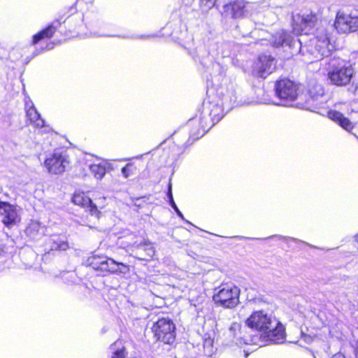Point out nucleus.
Returning <instances> with one entry per match:
<instances>
[{
	"label": "nucleus",
	"mask_w": 358,
	"mask_h": 358,
	"mask_svg": "<svg viewBox=\"0 0 358 358\" xmlns=\"http://www.w3.org/2000/svg\"><path fill=\"white\" fill-rule=\"evenodd\" d=\"M271 41L274 47L285 44L290 48H299V52L303 57L304 62L307 63H313L328 57L334 48L330 43L328 33L323 28L318 29L315 35L308 41L305 37L294 40L293 37L284 30L273 35Z\"/></svg>",
	"instance_id": "f257e3e1"
},
{
	"label": "nucleus",
	"mask_w": 358,
	"mask_h": 358,
	"mask_svg": "<svg viewBox=\"0 0 358 358\" xmlns=\"http://www.w3.org/2000/svg\"><path fill=\"white\" fill-rule=\"evenodd\" d=\"M245 324L262 332L268 340L278 343L285 337V327L271 312L255 310L245 320Z\"/></svg>",
	"instance_id": "f03ea898"
},
{
	"label": "nucleus",
	"mask_w": 358,
	"mask_h": 358,
	"mask_svg": "<svg viewBox=\"0 0 358 358\" xmlns=\"http://www.w3.org/2000/svg\"><path fill=\"white\" fill-rule=\"evenodd\" d=\"M328 78L333 85L345 86L350 83L354 74L352 66L340 58H331L328 63Z\"/></svg>",
	"instance_id": "7ed1b4c3"
},
{
	"label": "nucleus",
	"mask_w": 358,
	"mask_h": 358,
	"mask_svg": "<svg viewBox=\"0 0 358 358\" xmlns=\"http://www.w3.org/2000/svg\"><path fill=\"white\" fill-rule=\"evenodd\" d=\"M215 303L225 308H233L239 303L240 289L232 285H222L215 289Z\"/></svg>",
	"instance_id": "20e7f679"
},
{
	"label": "nucleus",
	"mask_w": 358,
	"mask_h": 358,
	"mask_svg": "<svg viewBox=\"0 0 358 358\" xmlns=\"http://www.w3.org/2000/svg\"><path fill=\"white\" fill-rule=\"evenodd\" d=\"M87 262L93 269L103 273H126L129 270L128 266L124 264L106 257L92 256L88 259Z\"/></svg>",
	"instance_id": "39448f33"
},
{
	"label": "nucleus",
	"mask_w": 358,
	"mask_h": 358,
	"mask_svg": "<svg viewBox=\"0 0 358 358\" xmlns=\"http://www.w3.org/2000/svg\"><path fill=\"white\" fill-rule=\"evenodd\" d=\"M217 94L221 100V106L217 103L210 112V116L213 122H218L222 117V108H231L236 101V95L233 86L230 87H220Z\"/></svg>",
	"instance_id": "423d86ee"
},
{
	"label": "nucleus",
	"mask_w": 358,
	"mask_h": 358,
	"mask_svg": "<svg viewBox=\"0 0 358 358\" xmlns=\"http://www.w3.org/2000/svg\"><path fill=\"white\" fill-rule=\"evenodd\" d=\"M155 336L158 341L167 344L174 342L176 338V325L168 317L159 319L152 328Z\"/></svg>",
	"instance_id": "0eeeda50"
},
{
	"label": "nucleus",
	"mask_w": 358,
	"mask_h": 358,
	"mask_svg": "<svg viewBox=\"0 0 358 358\" xmlns=\"http://www.w3.org/2000/svg\"><path fill=\"white\" fill-rule=\"evenodd\" d=\"M298 90L297 85L289 79L278 81L275 85V93L281 101L278 104L288 106L290 102L295 101L299 97Z\"/></svg>",
	"instance_id": "6e6552de"
},
{
	"label": "nucleus",
	"mask_w": 358,
	"mask_h": 358,
	"mask_svg": "<svg viewBox=\"0 0 358 358\" xmlns=\"http://www.w3.org/2000/svg\"><path fill=\"white\" fill-rule=\"evenodd\" d=\"M293 30L297 34H301L300 38H303L305 37V39L308 41L311 37H313L316 33H315L312 36H308V32L309 30L313 27L315 23L317 21V17L315 15L312 13H307L303 15H296L293 16ZM322 28V27H321ZM320 29L318 27L315 32H317V29ZM324 29V27H323ZM325 30H327L324 28ZM327 32V31H326Z\"/></svg>",
	"instance_id": "1a4fd4ad"
},
{
	"label": "nucleus",
	"mask_w": 358,
	"mask_h": 358,
	"mask_svg": "<svg viewBox=\"0 0 358 358\" xmlns=\"http://www.w3.org/2000/svg\"><path fill=\"white\" fill-rule=\"evenodd\" d=\"M68 163L69 162L64 152L59 150H55L46 158L44 165L48 173L60 174L65 171Z\"/></svg>",
	"instance_id": "9d476101"
},
{
	"label": "nucleus",
	"mask_w": 358,
	"mask_h": 358,
	"mask_svg": "<svg viewBox=\"0 0 358 358\" xmlns=\"http://www.w3.org/2000/svg\"><path fill=\"white\" fill-rule=\"evenodd\" d=\"M334 27L338 32L348 34L358 30V16L351 13L338 12Z\"/></svg>",
	"instance_id": "9b49d317"
},
{
	"label": "nucleus",
	"mask_w": 358,
	"mask_h": 358,
	"mask_svg": "<svg viewBox=\"0 0 358 358\" xmlns=\"http://www.w3.org/2000/svg\"><path fill=\"white\" fill-rule=\"evenodd\" d=\"M0 215L3 223L10 227L20 220L16 208L7 202H0Z\"/></svg>",
	"instance_id": "f8f14e48"
},
{
	"label": "nucleus",
	"mask_w": 358,
	"mask_h": 358,
	"mask_svg": "<svg viewBox=\"0 0 358 358\" xmlns=\"http://www.w3.org/2000/svg\"><path fill=\"white\" fill-rule=\"evenodd\" d=\"M131 252L137 259L143 261L151 259L155 254L152 244L148 241L137 245L134 244Z\"/></svg>",
	"instance_id": "ddd939ff"
},
{
	"label": "nucleus",
	"mask_w": 358,
	"mask_h": 358,
	"mask_svg": "<svg viewBox=\"0 0 358 358\" xmlns=\"http://www.w3.org/2000/svg\"><path fill=\"white\" fill-rule=\"evenodd\" d=\"M258 74L260 77H266L275 69V61L271 55H261L257 64Z\"/></svg>",
	"instance_id": "4468645a"
},
{
	"label": "nucleus",
	"mask_w": 358,
	"mask_h": 358,
	"mask_svg": "<svg viewBox=\"0 0 358 358\" xmlns=\"http://www.w3.org/2000/svg\"><path fill=\"white\" fill-rule=\"evenodd\" d=\"M309 99L306 107L317 106V102H322V99L324 94V90L322 85L317 83H312L308 89Z\"/></svg>",
	"instance_id": "2eb2a0df"
},
{
	"label": "nucleus",
	"mask_w": 358,
	"mask_h": 358,
	"mask_svg": "<svg viewBox=\"0 0 358 358\" xmlns=\"http://www.w3.org/2000/svg\"><path fill=\"white\" fill-rule=\"evenodd\" d=\"M25 110L27 117L30 124L38 128H42L45 126L44 120L41 118V115L38 113L31 101H26Z\"/></svg>",
	"instance_id": "dca6fc26"
},
{
	"label": "nucleus",
	"mask_w": 358,
	"mask_h": 358,
	"mask_svg": "<svg viewBox=\"0 0 358 358\" xmlns=\"http://www.w3.org/2000/svg\"><path fill=\"white\" fill-rule=\"evenodd\" d=\"M246 6L243 0H237L230 4L226 5L224 8L232 17H241L245 15Z\"/></svg>",
	"instance_id": "f3484780"
},
{
	"label": "nucleus",
	"mask_w": 358,
	"mask_h": 358,
	"mask_svg": "<svg viewBox=\"0 0 358 358\" xmlns=\"http://www.w3.org/2000/svg\"><path fill=\"white\" fill-rule=\"evenodd\" d=\"M72 201L78 206L90 208L92 213L96 211V207L92 203V200L83 192L75 193L72 198Z\"/></svg>",
	"instance_id": "a211bd4d"
},
{
	"label": "nucleus",
	"mask_w": 358,
	"mask_h": 358,
	"mask_svg": "<svg viewBox=\"0 0 358 358\" xmlns=\"http://www.w3.org/2000/svg\"><path fill=\"white\" fill-rule=\"evenodd\" d=\"M328 117L347 131H350L353 128L352 122H351L347 117H344L340 112L329 110L328 112Z\"/></svg>",
	"instance_id": "6ab92c4d"
},
{
	"label": "nucleus",
	"mask_w": 358,
	"mask_h": 358,
	"mask_svg": "<svg viewBox=\"0 0 358 358\" xmlns=\"http://www.w3.org/2000/svg\"><path fill=\"white\" fill-rule=\"evenodd\" d=\"M110 169H113L111 164L105 161L99 164H91L90 166L91 173L98 180H101L106 175V171Z\"/></svg>",
	"instance_id": "aec40b11"
},
{
	"label": "nucleus",
	"mask_w": 358,
	"mask_h": 358,
	"mask_svg": "<svg viewBox=\"0 0 358 358\" xmlns=\"http://www.w3.org/2000/svg\"><path fill=\"white\" fill-rule=\"evenodd\" d=\"M56 31V28L52 25L48 26L46 29L33 36L32 44L35 45L43 38H51Z\"/></svg>",
	"instance_id": "412c9836"
},
{
	"label": "nucleus",
	"mask_w": 358,
	"mask_h": 358,
	"mask_svg": "<svg viewBox=\"0 0 358 358\" xmlns=\"http://www.w3.org/2000/svg\"><path fill=\"white\" fill-rule=\"evenodd\" d=\"M136 169L133 164L129 163L122 169V173L125 178L135 173Z\"/></svg>",
	"instance_id": "4be33fe9"
},
{
	"label": "nucleus",
	"mask_w": 358,
	"mask_h": 358,
	"mask_svg": "<svg viewBox=\"0 0 358 358\" xmlns=\"http://www.w3.org/2000/svg\"><path fill=\"white\" fill-rule=\"evenodd\" d=\"M117 345V343H115L113 345L111 346V350H114L113 355H111V358H126L127 353L125 352V349L122 348L120 349H115V347Z\"/></svg>",
	"instance_id": "5701e85b"
},
{
	"label": "nucleus",
	"mask_w": 358,
	"mask_h": 358,
	"mask_svg": "<svg viewBox=\"0 0 358 358\" xmlns=\"http://www.w3.org/2000/svg\"><path fill=\"white\" fill-rule=\"evenodd\" d=\"M216 0H200V8L203 13L208 11L213 8Z\"/></svg>",
	"instance_id": "b1692460"
},
{
	"label": "nucleus",
	"mask_w": 358,
	"mask_h": 358,
	"mask_svg": "<svg viewBox=\"0 0 358 358\" xmlns=\"http://www.w3.org/2000/svg\"><path fill=\"white\" fill-rule=\"evenodd\" d=\"M68 248V243L63 241H59V242L55 241L52 245V250H66Z\"/></svg>",
	"instance_id": "393cba45"
},
{
	"label": "nucleus",
	"mask_w": 358,
	"mask_h": 358,
	"mask_svg": "<svg viewBox=\"0 0 358 358\" xmlns=\"http://www.w3.org/2000/svg\"><path fill=\"white\" fill-rule=\"evenodd\" d=\"M170 205L171 206V207L174 209V210L176 211V213H177V215L181 217L182 219H184V217H183V215L182 213L180 211V210L178 209V208L177 207L176 203L174 202V201H172L171 203H170Z\"/></svg>",
	"instance_id": "a878e982"
},
{
	"label": "nucleus",
	"mask_w": 358,
	"mask_h": 358,
	"mask_svg": "<svg viewBox=\"0 0 358 358\" xmlns=\"http://www.w3.org/2000/svg\"><path fill=\"white\" fill-rule=\"evenodd\" d=\"M167 196L169 199V203H171L172 201H174L173 198L172 192H171V185H169Z\"/></svg>",
	"instance_id": "bb28decb"
},
{
	"label": "nucleus",
	"mask_w": 358,
	"mask_h": 358,
	"mask_svg": "<svg viewBox=\"0 0 358 358\" xmlns=\"http://www.w3.org/2000/svg\"><path fill=\"white\" fill-rule=\"evenodd\" d=\"M194 0H182V3H184L185 6L190 5Z\"/></svg>",
	"instance_id": "cd10ccee"
},
{
	"label": "nucleus",
	"mask_w": 358,
	"mask_h": 358,
	"mask_svg": "<svg viewBox=\"0 0 358 358\" xmlns=\"http://www.w3.org/2000/svg\"><path fill=\"white\" fill-rule=\"evenodd\" d=\"M332 358H345V356L341 353H337L333 356Z\"/></svg>",
	"instance_id": "c85d7f7f"
},
{
	"label": "nucleus",
	"mask_w": 358,
	"mask_h": 358,
	"mask_svg": "<svg viewBox=\"0 0 358 358\" xmlns=\"http://www.w3.org/2000/svg\"><path fill=\"white\" fill-rule=\"evenodd\" d=\"M53 48V45H52V44H49V45H48V46H47V48H48V49H51V48Z\"/></svg>",
	"instance_id": "c756f323"
},
{
	"label": "nucleus",
	"mask_w": 358,
	"mask_h": 358,
	"mask_svg": "<svg viewBox=\"0 0 358 358\" xmlns=\"http://www.w3.org/2000/svg\"><path fill=\"white\" fill-rule=\"evenodd\" d=\"M356 357H357V358H358V345H357V348L356 350Z\"/></svg>",
	"instance_id": "7c9ffc66"
},
{
	"label": "nucleus",
	"mask_w": 358,
	"mask_h": 358,
	"mask_svg": "<svg viewBox=\"0 0 358 358\" xmlns=\"http://www.w3.org/2000/svg\"><path fill=\"white\" fill-rule=\"evenodd\" d=\"M291 239H292V241H296V239H294V238H291Z\"/></svg>",
	"instance_id": "2f4dec72"
},
{
	"label": "nucleus",
	"mask_w": 358,
	"mask_h": 358,
	"mask_svg": "<svg viewBox=\"0 0 358 358\" xmlns=\"http://www.w3.org/2000/svg\"><path fill=\"white\" fill-rule=\"evenodd\" d=\"M357 241H358V236H357Z\"/></svg>",
	"instance_id": "473e14b6"
}]
</instances>
